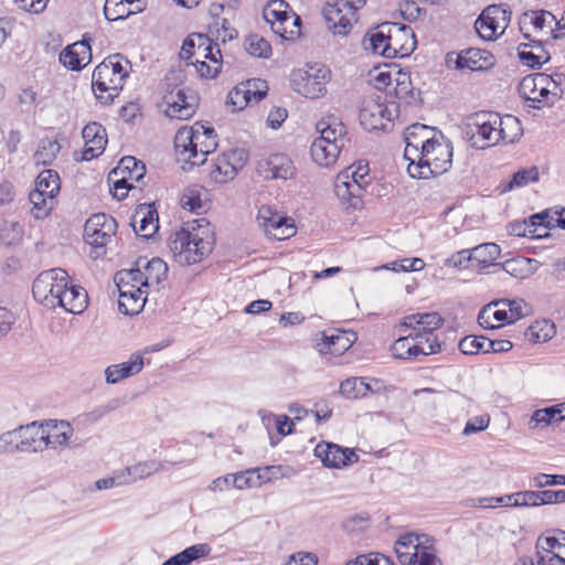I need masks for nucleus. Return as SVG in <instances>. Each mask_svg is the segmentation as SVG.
I'll return each mask as SVG.
<instances>
[{"instance_id":"26","label":"nucleus","mask_w":565,"mask_h":565,"mask_svg":"<svg viewBox=\"0 0 565 565\" xmlns=\"http://www.w3.org/2000/svg\"><path fill=\"white\" fill-rule=\"evenodd\" d=\"M260 175L266 179L289 180L296 174V169L290 158L282 153H274L260 160L257 164Z\"/></svg>"},{"instance_id":"60","label":"nucleus","mask_w":565,"mask_h":565,"mask_svg":"<svg viewBox=\"0 0 565 565\" xmlns=\"http://www.w3.org/2000/svg\"><path fill=\"white\" fill-rule=\"evenodd\" d=\"M470 263H475L471 256V249H461L446 259L445 265L452 268H468Z\"/></svg>"},{"instance_id":"18","label":"nucleus","mask_w":565,"mask_h":565,"mask_svg":"<svg viewBox=\"0 0 565 565\" xmlns=\"http://www.w3.org/2000/svg\"><path fill=\"white\" fill-rule=\"evenodd\" d=\"M536 553L543 565H565V531L555 530L541 535Z\"/></svg>"},{"instance_id":"37","label":"nucleus","mask_w":565,"mask_h":565,"mask_svg":"<svg viewBox=\"0 0 565 565\" xmlns=\"http://www.w3.org/2000/svg\"><path fill=\"white\" fill-rule=\"evenodd\" d=\"M61 299L62 303L58 307L64 308L67 312L78 315L82 313L88 305L87 291L68 280L67 287L63 288Z\"/></svg>"},{"instance_id":"6","label":"nucleus","mask_w":565,"mask_h":565,"mask_svg":"<svg viewBox=\"0 0 565 565\" xmlns=\"http://www.w3.org/2000/svg\"><path fill=\"white\" fill-rule=\"evenodd\" d=\"M130 67V62L121 54L109 55L98 64L92 75V87L96 98L103 104L114 102L124 87Z\"/></svg>"},{"instance_id":"44","label":"nucleus","mask_w":565,"mask_h":565,"mask_svg":"<svg viewBox=\"0 0 565 565\" xmlns=\"http://www.w3.org/2000/svg\"><path fill=\"white\" fill-rule=\"evenodd\" d=\"M493 307H504L508 311L510 321L515 322L530 313V307L523 299H499L488 306L486 312Z\"/></svg>"},{"instance_id":"34","label":"nucleus","mask_w":565,"mask_h":565,"mask_svg":"<svg viewBox=\"0 0 565 565\" xmlns=\"http://www.w3.org/2000/svg\"><path fill=\"white\" fill-rule=\"evenodd\" d=\"M493 55L486 50L470 47L458 54L456 66L459 70L482 71L493 65Z\"/></svg>"},{"instance_id":"17","label":"nucleus","mask_w":565,"mask_h":565,"mask_svg":"<svg viewBox=\"0 0 565 565\" xmlns=\"http://www.w3.org/2000/svg\"><path fill=\"white\" fill-rule=\"evenodd\" d=\"M117 223L114 217L105 213L92 215L85 223L84 237L94 247L106 246L116 234Z\"/></svg>"},{"instance_id":"40","label":"nucleus","mask_w":565,"mask_h":565,"mask_svg":"<svg viewBox=\"0 0 565 565\" xmlns=\"http://www.w3.org/2000/svg\"><path fill=\"white\" fill-rule=\"evenodd\" d=\"M500 142L513 143L523 135V127L518 117L513 115L500 116L498 119Z\"/></svg>"},{"instance_id":"36","label":"nucleus","mask_w":565,"mask_h":565,"mask_svg":"<svg viewBox=\"0 0 565 565\" xmlns=\"http://www.w3.org/2000/svg\"><path fill=\"white\" fill-rule=\"evenodd\" d=\"M19 435H21L19 439L20 452H41L47 449V444H45L43 437L42 423L33 422L25 426H20Z\"/></svg>"},{"instance_id":"23","label":"nucleus","mask_w":565,"mask_h":565,"mask_svg":"<svg viewBox=\"0 0 565 565\" xmlns=\"http://www.w3.org/2000/svg\"><path fill=\"white\" fill-rule=\"evenodd\" d=\"M498 119L499 114L495 113L477 114L472 124L476 128L472 132V141L476 147L484 149L500 142Z\"/></svg>"},{"instance_id":"61","label":"nucleus","mask_w":565,"mask_h":565,"mask_svg":"<svg viewBox=\"0 0 565 565\" xmlns=\"http://www.w3.org/2000/svg\"><path fill=\"white\" fill-rule=\"evenodd\" d=\"M489 424L490 417L488 415L475 416L467 422L462 430V435L469 436L479 431H483L488 428Z\"/></svg>"},{"instance_id":"27","label":"nucleus","mask_w":565,"mask_h":565,"mask_svg":"<svg viewBox=\"0 0 565 565\" xmlns=\"http://www.w3.org/2000/svg\"><path fill=\"white\" fill-rule=\"evenodd\" d=\"M43 437L47 448L70 447L68 440L74 434L73 426L66 420L49 419L42 423Z\"/></svg>"},{"instance_id":"45","label":"nucleus","mask_w":565,"mask_h":565,"mask_svg":"<svg viewBox=\"0 0 565 565\" xmlns=\"http://www.w3.org/2000/svg\"><path fill=\"white\" fill-rule=\"evenodd\" d=\"M501 248L495 243L480 244L471 249L472 260L478 266L492 265L493 262L499 258Z\"/></svg>"},{"instance_id":"55","label":"nucleus","mask_w":565,"mask_h":565,"mask_svg":"<svg viewBox=\"0 0 565 565\" xmlns=\"http://www.w3.org/2000/svg\"><path fill=\"white\" fill-rule=\"evenodd\" d=\"M486 337L467 335L459 342V349L463 354L472 355L478 353H487Z\"/></svg>"},{"instance_id":"64","label":"nucleus","mask_w":565,"mask_h":565,"mask_svg":"<svg viewBox=\"0 0 565 565\" xmlns=\"http://www.w3.org/2000/svg\"><path fill=\"white\" fill-rule=\"evenodd\" d=\"M416 565H441L429 546H422L417 556Z\"/></svg>"},{"instance_id":"51","label":"nucleus","mask_w":565,"mask_h":565,"mask_svg":"<svg viewBox=\"0 0 565 565\" xmlns=\"http://www.w3.org/2000/svg\"><path fill=\"white\" fill-rule=\"evenodd\" d=\"M246 52L255 57H268L271 53V46L267 40L258 34H250L245 41Z\"/></svg>"},{"instance_id":"24","label":"nucleus","mask_w":565,"mask_h":565,"mask_svg":"<svg viewBox=\"0 0 565 565\" xmlns=\"http://www.w3.org/2000/svg\"><path fill=\"white\" fill-rule=\"evenodd\" d=\"M244 151L235 149L218 156L210 170V177L216 183H225L237 174L238 169L244 166Z\"/></svg>"},{"instance_id":"13","label":"nucleus","mask_w":565,"mask_h":565,"mask_svg":"<svg viewBox=\"0 0 565 565\" xmlns=\"http://www.w3.org/2000/svg\"><path fill=\"white\" fill-rule=\"evenodd\" d=\"M551 81L544 73H535L523 77L519 85V93L529 106L535 109L548 107L557 100V92H551Z\"/></svg>"},{"instance_id":"20","label":"nucleus","mask_w":565,"mask_h":565,"mask_svg":"<svg viewBox=\"0 0 565 565\" xmlns=\"http://www.w3.org/2000/svg\"><path fill=\"white\" fill-rule=\"evenodd\" d=\"M258 224L276 239H285L294 235V220L280 215L269 205H263L257 213Z\"/></svg>"},{"instance_id":"19","label":"nucleus","mask_w":565,"mask_h":565,"mask_svg":"<svg viewBox=\"0 0 565 565\" xmlns=\"http://www.w3.org/2000/svg\"><path fill=\"white\" fill-rule=\"evenodd\" d=\"M393 120L392 110L384 103L373 97L363 100L360 122L365 130H387Z\"/></svg>"},{"instance_id":"16","label":"nucleus","mask_w":565,"mask_h":565,"mask_svg":"<svg viewBox=\"0 0 565 565\" xmlns=\"http://www.w3.org/2000/svg\"><path fill=\"white\" fill-rule=\"evenodd\" d=\"M223 64V56L218 44L213 43L210 39V45H202L193 54L192 62H186V65H191L195 68L198 75L201 78L212 79L215 78Z\"/></svg>"},{"instance_id":"29","label":"nucleus","mask_w":565,"mask_h":565,"mask_svg":"<svg viewBox=\"0 0 565 565\" xmlns=\"http://www.w3.org/2000/svg\"><path fill=\"white\" fill-rule=\"evenodd\" d=\"M92 61L90 44L86 39L66 46L60 53V62L71 71H79Z\"/></svg>"},{"instance_id":"32","label":"nucleus","mask_w":565,"mask_h":565,"mask_svg":"<svg viewBox=\"0 0 565 565\" xmlns=\"http://www.w3.org/2000/svg\"><path fill=\"white\" fill-rule=\"evenodd\" d=\"M391 31V46L395 51V57L408 56L416 47L415 34L412 28L405 24L388 22Z\"/></svg>"},{"instance_id":"63","label":"nucleus","mask_w":565,"mask_h":565,"mask_svg":"<svg viewBox=\"0 0 565 565\" xmlns=\"http://www.w3.org/2000/svg\"><path fill=\"white\" fill-rule=\"evenodd\" d=\"M288 111L282 107H274L267 117V126L273 129H278L281 127L282 122L287 119Z\"/></svg>"},{"instance_id":"4","label":"nucleus","mask_w":565,"mask_h":565,"mask_svg":"<svg viewBox=\"0 0 565 565\" xmlns=\"http://www.w3.org/2000/svg\"><path fill=\"white\" fill-rule=\"evenodd\" d=\"M216 138L212 127L200 122L178 129L174 137L178 160L192 167L203 164L206 161V156L216 149Z\"/></svg>"},{"instance_id":"58","label":"nucleus","mask_w":565,"mask_h":565,"mask_svg":"<svg viewBox=\"0 0 565 565\" xmlns=\"http://www.w3.org/2000/svg\"><path fill=\"white\" fill-rule=\"evenodd\" d=\"M531 486L537 489H543L550 486L565 484L564 475H548V473H536L530 480Z\"/></svg>"},{"instance_id":"25","label":"nucleus","mask_w":565,"mask_h":565,"mask_svg":"<svg viewBox=\"0 0 565 565\" xmlns=\"http://www.w3.org/2000/svg\"><path fill=\"white\" fill-rule=\"evenodd\" d=\"M315 456L329 468H341L359 459V456L352 449L342 448L339 445L324 441L316 446Z\"/></svg>"},{"instance_id":"41","label":"nucleus","mask_w":565,"mask_h":565,"mask_svg":"<svg viewBox=\"0 0 565 565\" xmlns=\"http://www.w3.org/2000/svg\"><path fill=\"white\" fill-rule=\"evenodd\" d=\"M564 419L565 403L535 411L531 416L529 425L531 428H536L539 426L546 427L553 423L562 422Z\"/></svg>"},{"instance_id":"10","label":"nucleus","mask_w":565,"mask_h":565,"mask_svg":"<svg viewBox=\"0 0 565 565\" xmlns=\"http://www.w3.org/2000/svg\"><path fill=\"white\" fill-rule=\"evenodd\" d=\"M60 189L61 183L57 172L44 170L38 175L35 189L29 194L32 204L31 213L35 218H44L50 214Z\"/></svg>"},{"instance_id":"42","label":"nucleus","mask_w":565,"mask_h":565,"mask_svg":"<svg viewBox=\"0 0 565 565\" xmlns=\"http://www.w3.org/2000/svg\"><path fill=\"white\" fill-rule=\"evenodd\" d=\"M429 132V129L425 125L416 124L408 129V136L406 137V147L404 151V158L409 161L417 162L419 160V148L422 149V141L417 140V137L422 134Z\"/></svg>"},{"instance_id":"52","label":"nucleus","mask_w":565,"mask_h":565,"mask_svg":"<svg viewBox=\"0 0 565 565\" xmlns=\"http://www.w3.org/2000/svg\"><path fill=\"white\" fill-rule=\"evenodd\" d=\"M383 268L395 273L420 271L425 268V262L419 257L402 258L385 264Z\"/></svg>"},{"instance_id":"35","label":"nucleus","mask_w":565,"mask_h":565,"mask_svg":"<svg viewBox=\"0 0 565 565\" xmlns=\"http://www.w3.org/2000/svg\"><path fill=\"white\" fill-rule=\"evenodd\" d=\"M143 359L140 354H131L128 361L113 364L105 369V380L108 384H117L121 380L128 379L141 372Z\"/></svg>"},{"instance_id":"33","label":"nucleus","mask_w":565,"mask_h":565,"mask_svg":"<svg viewBox=\"0 0 565 565\" xmlns=\"http://www.w3.org/2000/svg\"><path fill=\"white\" fill-rule=\"evenodd\" d=\"M130 224L138 236L149 238L159 228L157 211L150 205H139L132 214Z\"/></svg>"},{"instance_id":"1","label":"nucleus","mask_w":565,"mask_h":565,"mask_svg":"<svg viewBox=\"0 0 565 565\" xmlns=\"http://www.w3.org/2000/svg\"><path fill=\"white\" fill-rule=\"evenodd\" d=\"M136 265L137 268L121 270L115 276L119 310L127 316L138 315L146 305L150 289L157 288L168 275V265L158 257L139 259Z\"/></svg>"},{"instance_id":"12","label":"nucleus","mask_w":565,"mask_h":565,"mask_svg":"<svg viewBox=\"0 0 565 565\" xmlns=\"http://www.w3.org/2000/svg\"><path fill=\"white\" fill-rule=\"evenodd\" d=\"M369 164L362 161L345 168L334 181V192L340 200L350 201L361 198L369 184Z\"/></svg>"},{"instance_id":"21","label":"nucleus","mask_w":565,"mask_h":565,"mask_svg":"<svg viewBox=\"0 0 565 565\" xmlns=\"http://www.w3.org/2000/svg\"><path fill=\"white\" fill-rule=\"evenodd\" d=\"M267 92L268 85L265 81L253 78L235 86L227 95V104L232 105L234 110H242L252 102H260Z\"/></svg>"},{"instance_id":"2","label":"nucleus","mask_w":565,"mask_h":565,"mask_svg":"<svg viewBox=\"0 0 565 565\" xmlns=\"http://www.w3.org/2000/svg\"><path fill=\"white\" fill-rule=\"evenodd\" d=\"M444 324V319L438 312H418L406 316L403 326L413 331L398 338L391 345L392 355L395 359L416 361L423 356L436 354L441 351L435 330Z\"/></svg>"},{"instance_id":"31","label":"nucleus","mask_w":565,"mask_h":565,"mask_svg":"<svg viewBox=\"0 0 565 565\" xmlns=\"http://www.w3.org/2000/svg\"><path fill=\"white\" fill-rule=\"evenodd\" d=\"M355 340L354 333L335 330L331 332L324 331L316 348L321 354H342L349 350Z\"/></svg>"},{"instance_id":"47","label":"nucleus","mask_w":565,"mask_h":565,"mask_svg":"<svg viewBox=\"0 0 565 565\" xmlns=\"http://www.w3.org/2000/svg\"><path fill=\"white\" fill-rule=\"evenodd\" d=\"M60 148L56 140L42 139L33 154L34 162L42 166L51 164L60 152Z\"/></svg>"},{"instance_id":"39","label":"nucleus","mask_w":565,"mask_h":565,"mask_svg":"<svg viewBox=\"0 0 565 565\" xmlns=\"http://www.w3.org/2000/svg\"><path fill=\"white\" fill-rule=\"evenodd\" d=\"M270 467L262 469H247L237 473H233V488L243 490L249 488H258L265 481L269 480L267 477Z\"/></svg>"},{"instance_id":"8","label":"nucleus","mask_w":565,"mask_h":565,"mask_svg":"<svg viewBox=\"0 0 565 565\" xmlns=\"http://www.w3.org/2000/svg\"><path fill=\"white\" fill-rule=\"evenodd\" d=\"M331 79L330 70L322 64L307 65L291 73V86L295 92L307 98H319L327 94Z\"/></svg>"},{"instance_id":"46","label":"nucleus","mask_w":565,"mask_h":565,"mask_svg":"<svg viewBox=\"0 0 565 565\" xmlns=\"http://www.w3.org/2000/svg\"><path fill=\"white\" fill-rule=\"evenodd\" d=\"M555 334V327L547 320L536 321L525 332V338L533 343L546 342Z\"/></svg>"},{"instance_id":"53","label":"nucleus","mask_w":565,"mask_h":565,"mask_svg":"<svg viewBox=\"0 0 565 565\" xmlns=\"http://www.w3.org/2000/svg\"><path fill=\"white\" fill-rule=\"evenodd\" d=\"M524 19H529L530 23L533 24L536 30L542 31L544 28H550L551 32H555L554 26H556V18L548 11H532L531 13H525Z\"/></svg>"},{"instance_id":"9","label":"nucleus","mask_w":565,"mask_h":565,"mask_svg":"<svg viewBox=\"0 0 565 565\" xmlns=\"http://www.w3.org/2000/svg\"><path fill=\"white\" fill-rule=\"evenodd\" d=\"M68 284V274L62 268L42 271L33 281L34 299L41 305L54 309L62 303L61 295Z\"/></svg>"},{"instance_id":"54","label":"nucleus","mask_w":565,"mask_h":565,"mask_svg":"<svg viewBox=\"0 0 565 565\" xmlns=\"http://www.w3.org/2000/svg\"><path fill=\"white\" fill-rule=\"evenodd\" d=\"M135 482L152 476L164 469L163 462L157 460H146L130 467Z\"/></svg>"},{"instance_id":"7","label":"nucleus","mask_w":565,"mask_h":565,"mask_svg":"<svg viewBox=\"0 0 565 565\" xmlns=\"http://www.w3.org/2000/svg\"><path fill=\"white\" fill-rule=\"evenodd\" d=\"M317 131L319 137L310 147L311 158L320 167H331L344 147L347 128L339 118L328 116L317 122Z\"/></svg>"},{"instance_id":"30","label":"nucleus","mask_w":565,"mask_h":565,"mask_svg":"<svg viewBox=\"0 0 565 565\" xmlns=\"http://www.w3.org/2000/svg\"><path fill=\"white\" fill-rule=\"evenodd\" d=\"M82 135L85 140L84 160H92L104 152L107 145V134L100 124L90 122L86 125Z\"/></svg>"},{"instance_id":"11","label":"nucleus","mask_w":565,"mask_h":565,"mask_svg":"<svg viewBox=\"0 0 565 565\" xmlns=\"http://www.w3.org/2000/svg\"><path fill=\"white\" fill-rule=\"evenodd\" d=\"M263 15L271 30L282 39L291 40L299 35L301 20L285 0H270L265 6Z\"/></svg>"},{"instance_id":"3","label":"nucleus","mask_w":565,"mask_h":565,"mask_svg":"<svg viewBox=\"0 0 565 565\" xmlns=\"http://www.w3.org/2000/svg\"><path fill=\"white\" fill-rule=\"evenodd\" d=\"M213 233L205 218L186 222L181 230L172 233L168 246L180 265L200 263L212 250Z\"/></svg>"},{"instance_id":"48","label":"nucleus","mask_w":565,"mask_h":565,"mask_svg":"<svg viewBox=\"0 0 565 565\" xmlns=\"http://www.w3.org/2000/svg\"><path fill=\"white\" fill-rule=\"evenodd\" d=\"M205 44L210 45V38L207 35L201 33H192L188 35L181 46L180 58L185 63L192 62L193 54Z\"/></svg>"},{"instance_id":"50","label":"nucleus","mask_w":565,"mask_h":565,"mask_svg":"<svg viewBox=\"0 0 565 565\" xmlns=\"http://www.w3.org/2000/svg\"><path fill=\"white\" fill-rule=\"evenodd\" d=\"M529 263L530 259L527 258H512L502 264H493V267L502 269L515 278L522 279L529 275Z\"/></svg>"},{"instance_id":"5","label":"nucleus","mask_w":565,"mask_h":565,"mask_svg":"<svg viewBox=\"0 0 565 565\" xmlns=\"http://www.w3.org/2000/svg\"><path fill=\"white\" fill-rule=\"evenodd\" d=\"M452 163V146L443 136L422 141L419 160L407 166L409 177L429 179L447 172Z\"/></svg>"},{"instance_id":"28","label":"nucleus","mask_w":565,"mask_h":565,"mask_svg":"<svg viewBox=\"0 0 565 565\" xmlns=\"http://www.w3.org/2000/svg\"><path fill=\"white\" fill-rule=\"evenodd\" d=\"M363 45L372 53L386 58H395V51L391 46V31L388 22L382 23L371 29L363 39Z\"/></svg>"},{"instance_id":"49","label":"nucleus","mask_w":565,"mask_h":565,"mask_svg":"<svg viewBox=\"0 0 565 565\" xmlns=\"http://www.w3.org/2000/svg\"><path fill=\"white\" fill-rule=\"evenodd\" d=\"M111 174H126L128 179L139 181L143 178L145 166H139L134 157H125L120 160L118 167L111 171Z\"/></svg>"},{"instance_id":"62","label":"nucleus","mask_w":565,"mask_h":565,"mask_svg":"<svg viewBox=\"0 0 565 565\" xmlns=\"http://www.w3.org/2000/svg\"><path fill=\"white\" fill-rule=\"evenodd\" d=\"M135 180L128 179L126 174L114 181L113 195L118 200H124L128 195V191L132 189Z\"/></svg>"},{"instance_id":"57","label":"nucleus","mask_w":565,"mask_h":565,"mask_svg":"<svg viewBox=\"0 0 565 565\" xmlns=\"http://www.w3.org/2000/svg\"><path fill=\"white\" fill-rule=\"evenodd\" d=\"M116 6L117 7H111L109 6V0L105 1L104 14L108 21L122 20L135 13L134 9L127 7L125 2L117 3Z\"/></svg>"},{"instance_id":"43","label":"nucleus","mask_w":565,"mask_h":565,"mask_svg":"<svg viewBox=\"0 0 565 565\" xmlns=\"http://www.w3.org/2000/svg\"><path fill=\"white\" fill-rule=\"evenodd\" d=\"M539 179L540 172L536 167L520 169L513 174L512 179L508 183L502 184L501 192L505 193L515 189L524 188L531 183L537 182Z\"/></svg>"},{"instance_id":"15","label":"nucleus","mask_w":565,"mask_h":565,"mask_svg":"<svg viewBox=\"0 0 565 565\" xmlns=\"http://www.w3.org/2000/svg\"><path fill=\"white\" fill-rule=\"evenodd\" d=\"M511 19V11L502 4L487 7L475 22L478 34L487 41H493L504 33Z\"/></svg>"},{"instance_id":"56","label":"nucleus","mask_w":565,"mask_h":565,"mask_svg":"<svg viewBox=\"0 0 565 565\" xmlns=\"http://www.w3.org/2000/svg\"><path fill=\"white\" fill-rule=\"evenodd\" d=\"M20 438L19 428L2 433L0 435V454L8 455L20 452Z\"/></svg>"},{"instance_id":"22","label":"nucleus","mask_w":565,"mask_h":565,"mask_svg":"<svg viewBox=\"0 0 565 565\" xmlns=\"http://www.w3.org/2000/svg\"><path fill=\"white\" fill-rule=\"evenodd\" d=\"M322 12L328 28L334 34L347 35L358 22L356 13L343 0L327 3Z\"/></svg>"},{"instance_id":"38","label":"nucleus","mask_w":565,"mask_h":565,"mask_svg":"<svg viewBox=\"0 0 565 565\" xmlns=\"http://www.w3.org/2000/svg\"><path fill=\"white\" fill-rule=\"evenodd\" d=\"M372 384L377 385L379 381L367 377H350L341 382L340 393L349 399L362 398L373 392Z\"/></svg>"},{"instance_id":"59","label":"nucleus","mask_w":565,"mask_h":565,"mask_svg":"<svg viewBox=\"0 0 565 565\" xmlns=\"http://www.w3.org/2000/svg\"><path fill=\"white\" fill-rule=\"evenodd\" d=\"M423 546L422 537L415 533L402 535L395 544V551L415 552Z\"/></svg>"},{"instance_id":"14","label":"nucleus","mask_w":565,"mask_h":565,"mask_svg":"<svg viewBox=\"0 0 565 565\" xmlns=\"http://www.w3.org/2000/svg\"><path fill=\"white\" fill-rule=\"evenodd\" d=\"M199 105L196 93L188 87L175 86L162 98L164 114L171 119L186 120L191 118Z\"/></svg>"}]
</instances>
